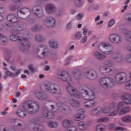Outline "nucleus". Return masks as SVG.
Instances as JSON below:
<instances>
[{"mask_svg":"<svg viewBox=\"0 0 131 131\" xmlns=\"http://www.w3.org/2000/svg\"><path fill=\"white\" fill-rule=\"evenodd\" d=\"M66 90L67 93L72 97L82 98L84 100H87L88 101L85 102V106L86 108H92L95 106L96 102L92 101L96 98L95 92L86 86L81 85L79 87L80 92H78L77 89L70 85L66 87Z\"/></svg>","mask_w":131,"mask_h":131,"instance_id":"nucleus-1","label":"nucleus"},{"mask_svg":"<svg viewBox=\"0 0 131 131\" xmlns=\"http://www.w3.org/2000/svg\"><path fill=\"white\" fill-rule=\"evenodd\" d=\"M98 49L104 55L107 56L112 55V59L118 63H121L124 60V57L121 54L118 52L114 53V47L108 42H101L98 45Z\"/></svg>","mask_w":131,"mask_h":131,"instance_id":"nucleus-2","label":"nucleus"},{"mask_svg":"<svg viewBox=\"0 0 131 131\" xmlns=\"http://www.w3.org/2000/svg\"><path fill=\"white\" fill-rule=\"evenodd\" d=\"M105 66H101L99 68L100 73L103 75H112L114 72V68H112L115 65V61L112 59H108L104 61Z\"/></svg>","mask_w":131,"mask_h":131,"instance_id":"nucleus-3","label":"nucleus"},{"mask_svg":"<svg viewBox=\"0 0 131 131\" xmlns=\"http://www.w3.org/2000/svg\"><path fill=\"white\" fill-rule=\"evenodd\" d=\"M10 39L12 41L18 40V42L20 43L19 49L21 52H27L30 49L31 43L28 38H21L17 35H12L10 36Z\"/></svg>","mask_w":131,"mask_h":131,"instance_id":"nucleus-4","label":"nucleus"},{"mask_svg":"<svg viewBox=\"0 0 131 131\" xmlns=\"http://www.w3.org/2000/svg\"><path fill=\"white\" fill-rule=\"evenodd\" d=\"M23 108L28 114H36L39 111V105L34 101L25 102L23 103Z\"/></svg>","mask_w":131,"mask_h":131,"instance_id":"nucleus-5","label":"nucleus"},{"mask_svg":"<svg viewBox=\"0 0 131 131\" xmlns=\"http://www.w3.org/2000/svg\"><path fill=\"white\" fill-rule=\"evenodd\" d=\"M44 89L47 93H49V94H51V95H55V94H56L59 96L60 98L62 96L61 90H60L59 86L56 84L49 82L44 85Z\"/></svg>","mask_w":131,"mask_h":131,"instance_id":"nucleus-6","label":"nucleus"},{"mask_svg":"<svg viewBox=\"0 0 131 131\" xmlns=\"http://www.w3.org/2000/svg\"><path fill=\"white\" fill-rule=\"evenodd\" d=\"M36 54L38 58L45 59L50 54V50H49V48L47 45L42 44L37 47Z\"/></svg>","mask_w":131,"mask_h":131,"instance_id":"nucleus-7","label":"nucleus"},{"mask_svg":"<svg viewBox=\"0 0 131 131\" xmlns=\"http://www.w3.org/2000/svg\"><path fill=\"white\" fill-rule=\"evenodd\" d=\"M99 82L101 88L108 89L114 85V79L111 77H104L99 79Z\"/></svg>","mask_w":131,"mask_h":131,"instance_id":"nucleus-8","label":"nucleus"},{"mask_svg":"<svg viewBox=\"0 0 131 131\" xmlns=\"http://www.w3.org/2000/svg\"><path fill=\"white\" fill-rule=\"evenodd\" d=\"M57 76L59 80L64 82H67L68 84L70 85V82L72 81V77L67 72L58 71Z\"/></svg>","mask_w":131,"mask_h":131,"instance_id":"nucleus-9","label":"nucleus"},{"mask_svg":"<svg viewBox=\"0 0 131 131\" xmlns=\"http://www.w3.org/2000/svg\"><path fill=\"white\" fill-rule=\"evenodd\" d=\"M115 80L118 84H122L127 80V74L124 72L118 73L115 76Z\"/></svg>","mask_w":131,"mask_h":131,"instance_id":"nucleus-10","label":"nucleus"},{"mask_svg":"<svg viewBox=\"0 0 131 131\" xmlns=\"http://www.w3.org/2000/svg\"><path fill=\"white\" fill-rule=\"evenodd\" d=\"M17 15L20 19H27L31 15V12L27 8H21L18 11Z\"/></svg>","mask_w":131,"mask_h":131,"instance_id":"nucleus-11","label":"nucleus"},{"mask_svg":"<svg viewBox=\"0 0 131 131\" xmlns=\"http://www.w3.org/2000/svg\"><path fill=\"white\" fill-rule=\"evenodd\" d=\"M84 75L85 78L89 80H95L98 78V72L97 71L92 69L87 71Z\"/></svg>","mask_w":131,"mask_h":131,"instance_id":"nucleus-12","label":"nucleus"},{"mask_svg":"<svg viewBox=\"0 0 131 131\" xmlns=\"http://www.w3.org/2000/svg\"><path fill=\"white\" fill-rule=\"evenodd\" d=\"M36 3L37 5H39V6L33 7L32 11L34 15H36V16L39 18H40L43 16V9L40 6V2L37 1Z\"/></svg>","mask_w":131,"mask_h":131,"instance_id":"nucleus-13","label":"nucleus"},{"mask_svg":"<svg viewBox=\"0 0 131 131\" xmlns=\"http://www.w3.org/2000/svg\"><path fill=\"white\" fill-rule=\"evenodd\" d=\"M109 40L112 43L118 45L122 42V37L118 34H112L109 36Z\"/></svg>","mask_w":131,"mask_h":131,"instance_id":"nucleus-14","label":"nucleus"},{"mask_svg":"<svg viewBox=\"0 0 131 131\" xmlns=\"http://www.w3.org/2000/svg\"><path fill=\"white\" fill-rule=\"evenodd\" d=\"M41 115L42 117H43V118H46V119H52V118H54L55 117V114L50 112L46 107L43 108Z\"/></svg>","mask_w":131,"mask_h":131,"instance_id":"nucleus-15","label":"nucleus"},{"mask_svg":"<svg viewBox=\"0 0 131 131\" xmlns=\"http://www.w3.org/2000/svg\"><path fill=\"white\" fill-rule=\"evenodd\" d=\"M84 118H85L84 111L82 109L78 110L77 114L73 116V119L75 121H81Z\"/></svg>","mask_w":131,"mask_h":131,"instance_id":"nucleus-16","label":"nucleus"},{"mask_svg":"<svg viewBox=\"0 0 131 131\" xmlns=\"http://www.w3.org/2000/svg\"><path fill=\"white\" fill-rule=\"evenodd\" d=\"M123 106H124V102L122 101H120L117 104V109L113 111L111 113L108 115V116L113 117L116 116L117 114H119V112L121 111V109L123 108Z\"/></svg>","mask_w":131,"mask_h":131,"instance_id":"nucleus-17","label":"nucleus"},{"mask_svg":"<svg viewBox=\"0 0 131 131\" xmlns=\"http://www.w3.org/2000/svg\"><path fill=\"white\" fill-rule=\"evenodd\" d=\"M92 123L91 121L89 122H84V121H80L77 123V126L78 128L80 130H84L88 128V126H91Z\"/></svg>","mask_w":131,"mask_h":131,"instance_id":"nucleus-18","label":"nucleus"},{"mask_svg":"<svg viewBox=\"0 0 131 131\" xmlns=\"http://www.w3.org/2000/svg\"><path fill=\"white\" fill-rule=\"evenodd\" d=\"M56 24V20L55 18L53 17H49L46 18L45 20V25L47 27H49V28H52L55 26Z\"/></svg>","mask_w":131,"mask_h":131,"instance_id":"nucleus-19","label":"nucleus"},{"mask_svg":"<svg viewBox=\"0 0 131 131\" xmlns=\"http://www.w3.org/2000/svg\"><path fill=\"white\" fill-rule=\"evenodd\" d=\"M121 98L126 105H131V95L128 93H124L121 95Z\"/></svg>","mask_w":131,"mask_h":131,"instance_id":"nucleus-20","label":"nucleus"},{"mask_svg":"<svg viewBox=\"0 0 131 131\" xmlns=\"http://www.w3.org/2000/svg\"><path fill=\"white\" fill-rule=\"evenodd\" d=\"M48 43L49 47L51 48V49L57 50V49H59V48H60L58 41L54 39H51L50 40H49Z\"/></svg>","mask_w":131,"mask_h":131,"instance_id":"nucleus-21","label":"nucleus"},{"mask_svg":"<svg viewBox=\"0 0 131 131\" xmlns=\"http://www.w3.org/2000/svg\"><path fill=\"white\" fill-rule=\"evenodd\" d=\"M73 74L74 78L76 80H80V79L82 78V73H81V71L78 69H74L73 71Z\"/></svg>","mask_w":131,"mask_h":131,"instance_id":"nucleus-22","label":"nucleus"},{"mask_svg":"<svg viewBox=\"0 0 131 131\" xmlns=\"http://www.w3.org/2000/svg\"><path fill=\"white\" fill-rule=\"evenodd\" d=\"M23 24H19L17 25L16 28H15L11 30V33L13 34H19L20 33V31L23 30Z\"/></svg>","mask_w":131,"mask_h":131,"instance_id":"nucleus-23","label":"nucleus"},{"mask_svg":"<svg viewBox=\"0 0 131 131\" xmlns=\"http://www.w3.org/2000/svg\"><path fill=\"white\" fill-rule=\"evenodd\" d=\"M46 10L48 14H53L56 12V7L52 4H48L46 6Z\"/></svg>","mask_w":131,"mask_h":131,"instance_id":"nucleus-24","label":"nucleus"},{"mask_svg":"<svg viewBox=\"0 0 131 131\" xmlns=\"http://www.w3.org/2000/svg\"><path fill=\"white\" fill-rule=\"evenodd\" d=\"M93 57L98 60H105L106 59V55L97 51L93 53Z\"/></svg>","mask_w":131,"mask_h":131,"instance_id":"nucleus-25","label":"nucleus"},{"mask_svg":"<svg viewBox=\"0 0 131 131\" xmlns=\"http://www.w3.org/2000/svg\"><path fill=\"white\" fill-rule=\"evenodd\" d=\"M122 32L124 33L126 40L131 41V31L125 29H122Z\"/></svg>","mask_w":131,"mask_h":131,"instance_id":"nucleus-26","label":"nucleus"},{"mask_svg":"<svg viewBox=\"0 0 131 131\" xmlns=\"http://www.w3.org/2000/svg\"><path fill=\"white\" fill-rule=\"evenodd\" d=\"M7 20L11 23H16L18 22V18L14 14H10L7 17Z\"/></svg>","mask_w":131,"mask_h":131,"instance_id":"nucleus-27","label":"nucleus"},{"mask_svg":"<svg viewBox=\"0 0 131 131\" xmlns=\"http://www.w3.org/2000/svg\"><path fill=\"white\" fill-rule=\"evenodd\" d=\"M15 114L19 117V118H25L26 117V112L22 109H17L15 111Z\"/></svg>","mask_w":131,"mask_h":131,"instance_id":"nucleus-28","label":"nucleus"},{"mask_svg":"<svg viewBox=\"0 0 131 131\" xmlns=\"http://www.w3.org/2000/svg\"><path fill=\"white\" fill-rule=\"evenodd\" d=\"M21 71H22V70L19 69L17 71L16 73H14L10 71H7L5 72V74L10 77H17L21 73Z\"/></svg>","mask_w":131,"mask_h":131,"instance_id":"nucleus-29","label":"nucleus"},{"mask_svg":"<svg viewBox=\"0 0 131 131\" xmlns=\"http://www.w3.org/2000/svg\"><path fill=\"white\" fill-rule=\"evenodd\" d=\"M35 96L37 99L40 101H45L48 98L47 94H45L43 93L37 92L36 93Z\"/></svg>","mask_w":131,"mask_h":131,"instance_id":"nucleus-30","label":"nucleus"},{"mask_svg":"<svg viewBox=\"0 0 131 131\" xmlns=\"http://www.w3.org/2000/svg\"><path fill=\"white\" fill-rule=\"evenodd\" d=\"M47 40V38L45 36L40 34H37L35 36V41L36 42H45Z\"/></svg>","mask_w":131,"mask_h":131,"instance_id":"nucleus-31","label":"nucleus"},{"mask_svg":"<svg viewBox=\"0 0 131 131\" xmlns=\"http://www.w3.org/2000/svg\"><path fill=\"white\" fill-rule=\"evenodd\" d=\"M47 125L50 128H57L59 125L58 122L50 120L48 122Z\"/></svg>","mask_w":131,"mask_h":131,"instance_id":"nucleus-32","label":"nucleus"},{"mask_svg":"<svg viewBox=\"0 0 131 131\" xmlns=\"http://www.w3.org/2000/svg\"><path fill=\"white\" fill-rule=\"evenodd\" d=\"M90 114L92 116H98V115H100L101 114V107H97L94 108L91 111Z\"/></svg>","mask_w":131,"mask_h":131,"instance_id":"nucleus-33","label":"nucleus"},{"mask_svg":"<svg viewBox=\"0 0 131 131\" xmlns=\"http://www.w3.org/2000/svg\"><path fill=\"white\" fill-rule=\"evenodd\" d=\"M72 123V121L68 119H64L62 122V126L64 127V128H66V129L70 127V125H71Z\"/></svg>","mask_w":131,"mask_h":131,"instance_id":"nucleus-34","label":"nucleus"},{"mask_svg":"<svg viewBox=\"0 0 131 131\" xmlns=\"http://www.w3.org/2000/svg\"><path fill=\"white\" fill-rule=\"evenodd\" d=\"M15 122L17 123V124L14 126L15 128L18 129V130H24L25 129V124L19 123V120H16Z\"/></svg>","mask_w":131,"mask_h":131,"instance_id":"nucleus-35","label":"nucleus"},{"mask_svg":"<svg viewBox=\"0 0 131 131\" xmlns=\"http://www.w3.org/2000/svg\"><path fill=\"white\" fill-rule=\"evenodd\" d=\"M111 108L109 106H105L103 108L100 107V112L101 114L103 113V114L107 115L109 116V114L111 113V111H110Z\"/></svg>","mask_w":131,"mask_h":131,"instance_id":"nucleus-36","label":"nucleus"},{"mask_svg":"<svg viewBox=\"0 0 131 131\" xmlns=\"http://www.w3.org/2000/svg\"><path fill=\"white\" fill-rule=\"evenodd\" d=\"M69 103L72 107H75L76 108L79 106V102L72 98L69 99Z\"/></svg>","mask_w":131,"mask_h":131,"instance_id":"nucleus-37","label":"nucleus"},{"mask_svg":"<svg viewBox=\"0 0 131 131\" xmlns=\"http://www.w3.org/2000/svg\"><path fill=\"white\" fill-rule=\"evenodd\" d=\"M8 41V37L6 36L4 34L0 33V45H4Z\"/></svg>","mask_w":131,"mask_h":131,"instance_id":"nucleus-38","label":"nucleus"},{"mask_svg":"<svg viewBox=\"0 0 131 131\" xmlns=\"http://www.w3.org/2000/svg\"><path fill=\"white\" fill-rule=\"evenodd\" d=\"M130 111V107L129 106H125L123 109H122L119 112V115H123L124 114H126Z\"/></svg>","mask_w":131,"mask_h":131,"instance_id":"nucleus-39","label":"nucleus"},{"mask_svg":"<svg viewBox=\"0 0 131 131\" xmlns=\"http://www.w3.org/2000/svg\"><path fill=\"white\" fill-rule=\"evenodd\" d=\"M69 109V107L68 106L62 105L60 106L59 107L58 110L61 111L62 113H64V114H67V112H68V110Z\"/></svg>","mask_w":131,"mask_h":131,"instance_id":"nucleus-40","label":"nucleus"},{"mask_svg":"<svg viewBox=\"0 0 131 131\" xmlns=\"http://www.w3.org/2000/svg\"><path fill=\"white\" fill-rule=\"evenodd\" d=\"M106 130V126L102 125H98L96 126L95 131H105Z\"/></svg>","mask_w":131,"mask_h":131,"instance_id":"nucleus-41","label":"nucleus"},{"mask_svg":"<svg viewBox=\"0 0 131 131\" xmlns=\"http://www.w3.org/2000/svg\"><path fill=\"white\" fill-rule=\"evenodd\" d=\"M42 29V27L40 25H37L32 28L33 31H40Z\"/></svg>","mask_w":131,"mask_h":131,"instance_id":"nucleus-42","label":"nucleus"},{"mask_svg":"<svg viewBox=\"0 0 131 131\" xmlns=\"http://www.w3.org/2000/svg\"><path fill=\"white\" fill-rule=\"evenodd\" d=\"M125 89L127 91H131V80H128L125 84Z\"/></svg>","mask_w":131,"mask_h":131,"instance_id":"nucleus-43","label":"nucleus"},{"mask_svg":"<svg viewBox=\"0 0 131 131\" xmlns=\"http://www.w3.org/2000/svg\"><path fill=\"white\" fill-rule=\"evenodd\" d=\"M124 18L127 22L131 24V13H126L125 15Z\"/></svg>","mask_w":131,"mask_h":131,"instance_id":"nucleus-44","label":"nucleus"},{"mask_svg":"<svg viewBox=\"0 0 131 131\" xmlns=\"http://www.w3.org/2000/svg\"><path fill=\"white\" fill-rule=\"evenodd\" d=\"M122 121L124 122H130L131 121V117L129 116H126L122 118Z\"/></svg>","mask_w":131,"mask_h":131,"instance_id":"nucleus-45","label":"nucleus"},{"mask_svg":"<svg viewBox=\"0 0 131 131\" xmlns=\"http://www.w3.org/2000/svg\"><path fill=\"white\" fill-rule=\"evenodd\" d=\"M64 131H77V127L75 125H73L66 129Z\"/></svg>","mask_w":131,"mask_h":131,"instance_id":"nucleus-46","label":"nucleus"},{"mask_svg":"<svg viewBox=\"0 0 131 131\" xmlns=\"http://www.w3.org/2000/svg\"><path fill=\"white\" fill-rule=\"evenodd\" d=\"M110 109H115L116 107H117V103L116 102H111L109 104V106Z\"/></svg>","mask_w":131,"mask_h":131,"instance_id":"nucleus-47","label":"nucleus"},{"mask_svg":"<svg viewBox=\"0 0 131 131\" xmlns=\"http://www.w3.org/2000/svg\"><path fill=\"white\" fill-rule=\"evenodd\" d=\"M125 60L126 63L131 64V54H127L125 58Z\"/></svg>","mask_w":131,"mask_h":131,"instance_id":"nucleus-48","label":"nucleus"},{"mask_svg":"<svg viewBox=\"0 0 131 131\" xmlns=\"http://www.w3.org/2000/svg\"><path fill=\"white\" fill-rule=\"evenodd\" d=\"M46 104H49L51 107V109H54L56 102H55V101L49 100L46 101Z\"/></svg>","mask_w":131,"mask_h":131,"instance_id":"nucleus-49","label":"nucleus"},{"mask_svg":"<svg viewBox=\"0 0 131 131\" xmlns=\"http://www.w3.org/2000/svg\"><path fill=\"white\" fill-rule=\"evenodd\" d=\"M75 5L76 7H81L82 6L81 0H75Z\"/></svg>","mask_w":131,"mask_h":131,"instance_id":"nucleus-50","label":"nucleus"},{"mask_svg":"<svg viewBox=\"0 0 131 131\" xmlns=\"http://www.w3.org/2000/svg\"><path fill=\"white\" fill-rule=\"evenodd\" d=\"M81 36H82V34L80 32H77L75 34V38H76L77 39L80 38Z\"/></svg>","mask_w":131,"mask_h":131,"instance_id":"nucleus-51","label":"nucleus"},{"mask_svg":"<svg viewBox=\"0 0 131 131\" xmlns=\"http://www.w3.org/2000/svg\"><path fill=\"white\" fill-rule=\"evenodd\" d=\"M41 118L39 117H38L37 118H36L33 120V122L35 124L37 123V122H40Z\"/></svg>","mask_w":131,"mask_h":131,"instance_id":"nucleus-52","label":"nucleus"},{"mask_svg":"<svg viewBox=\"0 0 131 131\" xmlns=\"http://www.w3.org/2000/svg\"><path fill=\"white\" fill-rule=\"evenodd\" d=\"M114 24H115V20L113 19H111L108 22V26L109 27H112Z\"/></svg>","mask_w":131,"mask_h":131,"instance_id":"nucleus-53","label":"nucleus"},{"mask_svg":"<svg viewBox=\"0 0 131 131\" xmlns=\"http://www.w3.org/2000/svg\"><path fill=\"white\" fill-rule=\"evenodd\" d=\"M83 18V14L82 13H79L76 16L77 20H81Z\"/></svg>","mask_w":131,"mask_h":131,"instance_id":"nucleus-54","label":"nucleus"},{"mask_svg":"<svg viewBox=\"0 0 131 131\" xmlns=\"http://www.w3.org/2000/svg\"><path fill=\"white\" fill-rule=\"evenodd\" d=\"M88 40V36H84L82 39L80 40V42L82 43H85Z\"/></svg>","mask_w":131,"mask_h":131,"instance_id":"nucleus-55","label":"nucleus"},{"mask_svg":"<svg viewBox=\"0 0 131 131\" xmlns=\"http://www.w3.org/2000/svg\"><path fill=\"white\" fill-rule=\"evenodd\" d=\"M115 128V124H110L108 126V129H110L111 130H113Z\"/></svg>","mask_w":131,"mask_h":131,"instance_id":"nucleus-56","label":"nucleus"},{"mask_svg":"<svg viewBox=\"0 0 131 131\" xmlns=\"http://www.w3.org/2000/svg\"><path fill=\"white\" fill-rule=\"evenodd\" d=\"M126 130V128L122 127H117L115 129V130Z\"/></svg>","mask_w":131,"mask_h":131,"instance_id":"nucleus-57","label":"nucleus"},{"mask_svg":"<svg viewBox=\"0 0 131 131\" xmlns=\"http://www.w3.org/2000/svg\"><path fill=\"white\" fill-rule=\"evenodd\" d=\"M10 11H16V7L14 5H10L9 7Z\"/></svg>","mask_w":131,"mask_h":131,"instance_id":"nucleus-58","label":"nucleus"},{"mask_svg":"<svg viewBox=\"0 0 131 131\" xmlns=\"http://www.w3.org/2000/svg\"><path fill=\"white\" fill-rule=\"evenodd\" d=\"M103 122H109V118L107 117L102 118Z\"/></svg>","mask_w":131,"mask_h":131,"instance_id":"nucleus-59","label":"nucleus"},{"mask_svg":"<svg viewBox=\"0 0 131 131\" xmlns=\"http://www.w3.org/2000/svg\"><path fill=\"white\" fill-rule=\"evenodd\" d=\"M29 70L31 72H34V69H33V66L30 65L29 66Z\"/></svg>","mask_w":131,"mask_h":131,"instance_id":"nucleus-60","label":"nucleus"},{"mask_svg":"<svg viewBox=\"0 0 131 131\" xmlns=\"http://www.w3.org/2000/svg\"><path fill=\"white\" fill-rule=\"evenodd\" d=\"M10 58H11V55H10V54H6L5 55V59L6 61H9Z\"/></svg>","mask_w":131,"mask_h":131,"instance_id":"nucleus-61","label":"nucleus"},{"mask_svg":"<svg viewBox=\"0 0 131 131\" xmlns=\"http://www.w3.org/2000/svg\"><path fill=\"white\" fill-rule=\"evenodd\" d=\"M67 29H71V28H72V24H71V23H69V24H68L67 26Z\"/></svg>","mask_w":131,"mask_h":131,"instance_id":"nucleus-62","label":"nucleus"},{"mask_svg":"<svg viewBox=\"0 0 131 131\" xmlns=\"http://www.w3.org/2000/svg\"><path fill=\"white\" fill-rule=\"evenodd\" d=\"M56 14L58 16H61V15H63V11L59 10L57 12Z\"/></svg>","mask_w":131,"mask_h":131,"instance_id":"nucleus-63","label":"nucleus"},{"mask_svg":"<svg viewBox=\"0 0 131 131\" xmlns=\"http://www.w3.org/2000/svg\"><path fill=\"white\" fill-rule=\"evenodd\" d=\"M127 50L128 52H129V53H131V43L129 45H128L127 47Z\"/></svg>","mask_w":131,"mask_h":131,"instance_id":"nucleus-64","label":"nucleus"}]
</instances>
